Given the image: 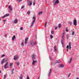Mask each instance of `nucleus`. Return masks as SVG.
Returning a JSON list of instances; mask_svg holds the SVG:
<instances>
[{"label": "nucleus", "mask_w": 79, "mask_h": 79, "mask_svg": "<svg viewBox=\"0 0 79 79\" xmlns=\"http://www.w3.org/2000/svg\"><path fill=\"white\" fill-rule=\"evenodd\" d=\"M50 74H51V72H49V74L48 75V76H50Z\"/></svg>", "instance_id": "39"}, {"label": "nucleus", "mask_w": 79, "mask_h": 79, "mask_svg": "<svg viewBox=\"0 0 79 79\" xmlns=\"http://www.w3.org/2000/svg\"><path fill=\"white\" fill-rule=\"evenodd\" d=\"M4 69H7L8 68V63L7 62L6 63L4 66Z\"/></svg>", "instance_id": "4"}, {"label": "nucleus", "mask_w": 79, "mask_h": 79, "mask_svg": "<svg viewBox=\"0 0 79 79\" xmlns=\"http://www.w3.org/2000/svg\"><path fill=\"white\" fill-rule=\"evenodd\" d=\"M66 48H67V51H68V50H69V45L67 46Z\"/></svg>", "instance_id": "26"}, {"label": "nucleus", "mask_w": 79, "mask_h": 79, "mask_svg": "<svg viewBox=\"0 0 79 79\" xmlns=\"http://www.w3.org/2000/svg\"><path fill=\"white\" fill-rule=\"evenodd\" d=\"M36 55H35L34 54H33L32 55V60H35V59L36 58Z\"/></svg>", "instance_id": "3"}, {"label": "nucleus", "mask_w": 79, "mask_h": 79, "mask_svg": "<svg viewBox=\"0 0 79 79\" xmlns=\"http://www.w3.org/2000/svg\"><path fill=\"white\" fill-rule=\"evenodd\" d=\"M27 2H28L29 3L30 6H31V5H32V2H30V1L29 0H28Z\"/></svg>", "instance_id": "16"}, {"label": "nucleus", "mask_w": 79, "mask_h": 79, "mask_svg": "<svg viewBox=\"0 0 79 79\" xmlns=\"http://www.w3.org/2000/svg\"><path fill=\"white\" fill-rule=\"evenodd\" d=\"M49 72H50V73H51V72H52V69H50Z\"/></svg>", "instance_id": "51"}, {"label": "nucleus", "mask_w": 79, "mask_h": 79, "mask_svg": "<svg viewBox=\"0 0 79 79\" xmlns=\"http://www.w3.org/2000/svg\"><path fill=\"white\" fill-rule=\"evenodd\" d=\"M27 79H29V76H27Z\"/></svg>", "instance_id": "47"}, {"label": "nucleus", "mask_w": 79, "mask_h": 79, "mask_svg": "<svg viewBox=\"0 0 79 79\" xmlns=\"http://www.w3.org/2000/svg\"><path fill=\"white\" fill-rule=\"evenodd\" d=\"M5 37H7V35H5Z\"/></svg>", "instance_id": "53"}, {"label": "nucleus", "mask_w": 79, "mask_h": 79, "mask_svg": "<svg viewBox=\"0 0 79 79\" xmlns=\"http://www.w3.org/2000/svg\"><path fill=\"white\" fill-rule=\"evenodd\" d=\"M5 56V55L3 54V55H2L1 56L2 57V58L3 57H4V56Z\"/></svg>", "instance_id": "42"}, {"label": "nucleus", "mask_w": 79, "mask_h": 79, "mask_svg": "<svg viewBox=\"0 0 79 79\" xmlns=\"http://www.w3.org/2000/svg\"><path fill=\"white\" fill-rule=\"evenodd\" d=\"M35 2H33V5L34 6L35 5Z\"/></svg>", "instance_id": "49"}, {"label": "nucleus", "mask_w": 79, "mask_h": 79, "mask_svg": "<svg viewBox=\"0 0 79 79\" xmlns=\"http://www.w3.org/2000/svg\"><path fill=\"white\" fill-rule=\"evenodd\" d=\"M23 0H19V2H22V1Z\"/></svg>", "instance_id": "48"}, {"label": "nucleus", "mask_w": 79, "mask_h": 79, "mask_svg": "<svg viewBox=\"0 0 79 79\" xmlns=\"http://www.w3.org/2000/svg\"><path fill=\"white\" fill-rule=\"evenodd\" d=\"M58 27H55L54 29L55 30H56V29H58Z\"/></svg>", "instance_id": "41"}, {"label": "nucleus", "mask_w": 79, "mask_h": 79, "mask_svg": "<svg viewBox=\"0 0 79 79\" xmlns=\"http://www.w3.org/2000/svg\"><path fill=\"white\" fill-rule=\"evenodd\" d=\"M21 45H22V47H24V43L23 42H22L21 44Z\"/></svg>", "instance_id": "32"}, {"label": "nucleus", "mask_w": 79, "mask_h": 79, "mask_svg": "<svg viewBox=\"0 0 79 79\" xmlns=\"http://www.w3.org/2000/svg\"><path fill=\"white\" fill-rule=\"evenodd\" d=\"M17 66H19V61L17 62Z\"/></svg>", "instance_id": "33"}, {"label": "nucleus", "mask_w": 79, "mask_h": 79, "mask_svg": "<svg viewBox=\"0 0 79 79\" xmlns=\"http://www.w3.org/2000/svg\"><path fill=\"white\" fill-rule=\"evenodd\" d=\"M65 31L66 32H68V27H65Z\"/></svg>", "instance_id": "31"}, {"label": "nucleus", "mask_w": 79, "mask_h": 79, "mask_svg": "<svg viewBox=\"0 0 79 79\" xmlns=\"http://www.w3.org/2000/svg\"><path fill=\"white\" fill-rule=\"evenodd\" d=\"M6 21V20H4V22H5Z\"/></svg>", "instance_id": "54"}, {"label": "nucleus", "mask_w": 79, "mask_h": 79, "mask_svg": "<svg viewBox=\"0 0 79 79\" xmlns=\"http://www.w3.org/2000/svg\"><path fill=\"white\" fill-rule=\"evenodd\" d=\"M68 24H69L70 25H72V22L69 21L68 22Z\"/></svg>", "instance_id": "28"}, {"label": "nucleus", "mask_w": 79, "mask_h": 79, "mask_svg": "<svg viewBox=\"0 0 79 79\" xmlns=\"http://www.w3.org/2000/svg\"><path fill=\"white\" fill-rule=\"evenodd\" d=\"M58 3H59V0H56V1L54 3V5H56V4Z\"/></svg>", "instance_id": "9"}, {"label": "nucleus", "mask_w": 79, "mask_h": 79, "mask_svg": "<svg viewBox=\"0 0 79 79\" xmlns=\"http://www.w3.org/2000/svg\"><path fill=\"white\" fill-rule=\"evenodd\" d=\"M42 14V12H40L38 13L39 15H40Z\"/></svg>", "instance_id": "27"}, {"label": "nucleus", "mask_w": 79, "mask_h": 79, "mask_svg": "<svg viewBox=\"0 0 79 79\" xmlns=\"http://www.w3.org/2000/svg\"><path fill=\"white\" fill-rule=\"evenodd\" d=\"M60 62H61V61L58 60H57L56 62V63H60Z\"/></svg>", "instance_id": "19"}, {"label": "nucleus", "mask_w": 79, "mask_h": 79, "mask_svg": "<svg viewBox=\"0 0 79 79\" xmlns=\"http://www.w3.org/2000/svg\"><path fill=\"white\" fill-rule=\"evenodd\" d=\"M20 30L21 31H23V27H21L20 28Z\"/></svg>", "instance_id": "40"}, {"label": "nucleus", "mask_w": 79, "mask_h": 79, "mask_svg": "<svg viewBox=\"0 0 79 79\" xmlns=\"http://www.w3.org/2000/svg\"><path fill=\"white\" fill-rule=\"evenodd\" d=\"M7 75V74H6L5 75H4V77L3 78L4 79H6V76Z\"/></svg>", "instance_id": "22"}, {"label": "nucleus", "mask_w": 79, "mask_h": 79, "mask_svg": "<svg viewBox=\"0 0 79 79\" xmlns=\"http://www.w3.org/2000/svg\"><path fill=\"white\" fill-rule=\"evenodd\" d=\"M38 79H39V78H38Z\"/></svg>", "instance_id": "61"}, {"label": "nucleus", "mask_w": 79, "mask_h": 79, "mask_svg": "<svg viewBox=\"0 0 79 79\" xmlns=\"http://www.w3.org/2000/svg\"><path fill=\"white\" fill-rule=\"evenodd\" d=\"M54 50L55 51V52H57V50H58V49H56V46L54 47Z\"/></svg>", "instance_id": "20"}, {"label": "nucleus", "mask_w": 79, "mask_h": 79, "mask_svg": "<svg viewBox=\"0 0 79 79\" xmlns=\"http://www.w3.org/2000/svg\"><path fill=\"white\" fill-rule=\"evenodd\" d=\"M24 8V6H23L22 7H21V9H23Z\"/></svg>", "instance_id": "45"}, {"label": "nucleus", "mask_w": 79, "mask_h": 79, "mask_svg": "<svg viewBox=\"0 0 79 79\" xmlns=\"http://www.w3.org/2000/svg\"><path fill=\"white\" fill-rule=\"evenodd\" d=\"M23 42H24V41L23 40Z\"/></svg>", "instance_id": "59"}, {"label": "nucleus", "mask_w": 79, "mask_h": 79, "mask_svg": "<svg viewBox=\"0 0 79 79\" xmlns=\"http://www.w3.org/2000/svg\"><path fill=\"white\" fill-rule=\"evenodd\" d=\"M65 34V32L63 31V33L62 34V36H64Z\"/></svg>", "instance_id": "35"}, {"label": "nucleus", "mask_w": 79, "mask_h": 79, "mask_svg": "<svg viewBox=\"0 0 79 79\" xmlns=\"http://www.w3.org/2000/svg\"><path fill=\"white\" fill-rule=\"evenodd\" d=\"M58 27L59 28H60V27H61V24H59Z\"/></svg>", "instance_id": "23"}, {"label": "nucleus", "mask_w": 79, "mask_h": 79, "mask_svg": "<svg viewBox=\"0 0 79 79\" xmlns=\"http://www.w3.org/2000/svg\"><path fill=\"white\" fill-rule=\"evenodd\" d=\"M25 52V50L23 51V52Z\"/></svg>", "instance_id": "58"}, {"label": "nucleus", "mask_w": 79, "mask_h": 79, "mask_svg": "<svg viewBox=\"0 0 79 79\" xmlns=\"http://www.w3.org/2000/svg\"><path fill=\"white\" fill-rule=\"evenodd\" d=\"M73 25L75 26H77V21L76 19H74L73 21Z\"/></svg>", "instance_id": "5"}, {"label": "nucleus", "mask_w": 79, "mask_h": 79, "mask_svg": "<svg viewBox=\"0 0 79 79\" xmlns=\"http://www.w3.org/2000/svg\"><path fill=\"white\" fill-rule=\"evenodd\" d=\"M32 65H35V64L36 63L37 61L36 60H32Z\"/></svg>", "instance_id": "6"}, {"label": "nucleus", "mask_w": 79, "mask_h": 79, "mask_svg": "<svg viewBox=\"0 0 79 79\" xmlns=\"http://www.w3.org/2000/svg\"><path fill=\"white\" fill-rule=\"evenodd\" d=\"M15 70V69L13 68V69L12 70V74H14V70Z\"/></svg>", "instance_id": "21"}, {"label": "nucleus", "mask_w": 79, "mask_h": 79, "mask_svg": "<svg viewBox=\"0 0 79 79\" xmlns=\"http://www.w3.org/2000/svg\"><path fill=\"white\" fill-rule=\"evenodd\" d=\"M8 8H9L10 10V11H11L13 10V9L11 8V6H9L8 7Z\"/></svg>", "instance_id": "13"}, {"label": "nucleus", "mask_w": 79, "mask_h": 79, "mask_svg": "<svg viewBox=\"0 0 79 79\" xmlns=\"http://www.w3.org/2000/svg\"><path fill=\"white\" fill-rule=\"evenodd\" d=\"M50 36L51 39H52V38H53V36H52V35H50Z\"/></svg>", "instance_id": "36"}, {"label": "nucleus", "mask_w": 79, "mask_h": 79, "mask_svg": "<svg viewBox=\"0 0 79 79\" xmlns=\"http://www.w3.org/2000/svg\"><path fill=\"white\" fill-rule=\"evenodd\" d=\"M31 13V11L30 10H28L27 12V15H29Z\"/></svg>", "instance_id": "30"}, {"label": "nucleus", "mask_w": 79, "mask_h": 79, "mask_svg": "<svg viewBox=\"0 0 79 79\" xmlns=\"http://www.w3.org/2000/svg\"><path fill=\"white\" fill-rule=\"evenodd\" d=\"M14 23L15 24H17V23H18V20L17 19L15 20L14 21Z\"/></svg>", "instance_id": "17"}, {"label": "nucleus", "mask_w": 79, "mask_h": 79, "mask_svg": "<svg viewBox=\"0 0 79 79\" xmlns=\"http://www.w3.org/2000/svg\"><path fill=\"white\" fill-rule=\"evenodd\" d=\"M69 36V34H67V39H68V36Z\"/></svg>", "instance_id": "43"}, {"label": "nucleus", "mask_w": 79, "mask_h": 79, "mask_svg": "<svg viewBox=\"0 0 79 79\" xmlns=\"http://www.w3.org/2000/svg\"><path fill=\"white\" fill-rule=\"evenodd\" d=\"M19 79H23V75H20Z\"/></svg>", "instance_id": "25"}, {"label": "nucleus", "mask_w": 79, "mask_h": 79, "mask_svg": "<svg viewBox=\"0 0 79 79\" xmlns=\"http://www.w3.org/2000/svg\"><path fill=\"white\" fill-rule=\"evenodd\" d=\"M75 33H74V31H72V35H74Z\"/></svg>", "instance_id": "34"}, {"label": "nucleus", "mask_w": 79, "mask_h": 79, "mask_svg": "<svg viewBox=\"0 0 79 79\" xmlns=\"http://www.w3.org/2000/svg\"><path fill=\"white\" fill-rule=\"evenodd\" d=\"M49 58L50 60H53V59H52V57H51L50 56H49Z\"/></svg>", "instance_id": "29"}, {"label": "nucleus", "mask_w": 79, "mask_h": 79, "mask_svg": "<svg viewBox=\"0 0 79 79\" xmlns=\"http://www.w3.org/2000/svg\"><path fill=\"white\" fill-rule=\"evenodd\" d=\"M6 58L4 59L2 61V62L1 63L2 64H3L4 63L6 62Z\"/></svg>", "instance_id": "7"}, {"label": "nucleus", "mask_w": 79, "mask_h": 79, "mask_svg": "<svg viewBox=\"0 0 79 79\" xmlns=\"http://www.w3.org/2000/svg\"><path fill=\"white\" fill-rule=\"evenodd\" d=\"M19 59V56H14V60H18V59Z\"/></svg>", "instance_id": "8"}, {"label": "nucleus", "mask_w": 79, "mask_h": 79, "mask_svg": "<svg viewBox=\"0 0 79 79\" xmlns=\"http://www.w3.org/2000/svg\"><path fill=\"white\" fill-rule=\"evenodd\" d=\"M35 37H37V36H36Z\"/></svg>", "instance_id": "60"}, {"label": "nucleus", "mask_w": 79, "mask_h": 79, "mask_svg": "<svg viewBox=\"0 0 79 79\" xmlns=\"http://www.w3.org/2000/svg\"><path fill=\"white\" fill-rule=\"evenodd\" d=\"M76 79H79V77L76 78Z\"/></svg>", "instance_id": "56"}, {"label": "nucleus", "mask_w": 79, "mask_h": 79, "mask_svg": "<svg viewBox=\"0 0 79 79\" xmlns=\"http://www.w3.org/2000/svg\"><path fill=\"white\" fill-rule=\"evenodd\" d=\"M29 39V38L28 37H27L25 39V44H27V40Z\"/></svg>", "instance_id": "10"}, {"label": "nucleus", "mask_w": 79, "mask_h": 79, "mask_svg": "<svg viewBox=\"0 0 79 79\" xmlns=\"http://www.w3.org/2000/svg\"><path fill=\"white\" fill-rule=\"evenodd\" d=\"M61 44L62 45V47H63V41L62 40H61Z\"/></svg>", "instance_id": "24"}, {"label": "nucleus", "mask_w": 79, "mask_h": 79, "mask_svg": "<svg viewBox=\"0 0 79 79\" xmlns=\"http://www.w3.org/2000/svg\"><path fill=\"white\" fill-rule=\"evenodd\" d=\"M63 67H64V65H63V64H60V65L59 66V68H63Z\"/></svg>", "instance_id": "15"}, {"label": "nucleus", "mask_w": 79, "mask_h": 79, "mask_svg": "<svg viewBox=\"0 0 79 79\" xmlns=\"http://www.w3.org/2000/svg\"><path fill=\"white\" fill-rule=\"evenodd\" d=\"M64 36H62V40H63L64 39Z\"/></svg>", "instance_id": "44"}, {"label": "nucleus", "mask_w": 79, "mask_h": 79, "mask_svg": "<svg viewBox=\"0 0 79 79\" xmlns=\"http://www.w3.org/2000/svg\"><path fill=\"white\" fill-rule=\"evenodd\" d=\"M72 60H73V59H72V58H71L70 59V60H69V64H70V63H71V61H72Z\"/></svg>", "instance_id": "18"}, {"label": "nucleus", "mask_w": 79, "mask_h": 79, "mask_svg": "<svg viewBox=\"0 0 79 79\" xmlns=\"http://www.w3.org/2000/svg\"><path fill=\"white\" fill-rule=\"evenodd\" d=\"M16 39V36H15V35H14L13 37L12 38V40H15V39Z\"/></svg>", "instance_id": "14"}, {"label": "nucleus", "mask_w": 79, "mask_h": 79, "mask_svg": "<svg viewBox=\"0 0 79 79\" xmlns=\"http://www.w3.org/2000/svg\"><path fill=\"white\" fill-rule=\"evenodd\" d=\"M47 22H46L45 23V25H46L47 26Z\"/></svg>", "instance_id": "50"}, {"label": "nucleus", "mask_w": 79, "mask_h": 79, "mask_svg": "<svg viewBox=\"0 0 79 79\" xmlns=\"http://www.w3.org/2000/svg\"><path fill=\"white\" fill-rule=\"evenodd\" d=\"M69 48L70 50H71V42L69 43Z\"/></svg>", "instance_id": "12"}, {"label": "nucleus", "mask_w": 79, "mask_h": 79, "mask_svg": "<svg viewBox=\"0 0 79 79\" xmlns=\"http://www.w3.org/2000/svg\"><path fill=\"white\" fill-rule=\"evenodd\" d=\"M33 20L31 23V26H33L34 25V23H35V20H36V17H35V16H34L33 17Z\"/></svg>", "instance_id": "2"}, {"label": "nucleus", "mask_w": 79, "mask_h": 79, "mask_svg": "<svg viewBox=\"0 0 79 79\" xmlns=\"http://www.w3.org/2000/svg\"><path fill=\"white\" fill-rule=\"evenodd\" d=\"M55 2V0H53V3H54V2Z\"/></svg>", "instance_id": "52"}, {"label": "nucleus", "mask_w": 79, "mask_h": 79, "mask_svg": "<svg viewBox=\"0 0 79 79\" xmlns=\"http://www.w3.org/2000/svg\"><path fill=\"white\" fill-rule=\"evenodd\" d=\"M30 44L32 46H34V45H37V44L36 43V42H34V41H31L30 42Z\"/></svg>", "instance_id": "1"}, {"label": "nucleus", "mask_w": 79, "mask_h": 79, "mask_svg": "<svg viewBox=\"0 0 79 79\" xmlns=\"http://www.w3.org/2000/svg\"><path fill=\"white\" fill-rule=\"evenodd\" d=\"M51 34H54V31H51Z\"/></svg>", "instance_id": "37"}, {"label": "nucleus", "mask_w": 79, "mask_h": 79, "mask_svg": "<svg viewBox=\"0 0 79 79\" xmlns=\"http://www.w3.org/2000/svg\"><path fill=\"white\" fill-rule=\"evenodd\" d=\"M12 65H13V64L12 63L10 64V67H11V66H12Z\"/></svg>", "instance_id": "38"}, {"label": "nucleus", "mask_w": 79, "mask_h": 79, "mask_svg": "<svg viewBox=\"0 0 79 79\" xmlns=\"http://www.w3.org/2000/svg\"><path fill=\"white\" fill-rule=\"evenodd\" d=\"M71 76V73H70L69 74V75L68 77H69V76Z\"/></svg>", "instance_id": "46"}, {"label": "nucleus", "mask_w": 79, "mask_h": 79, "mask_svg": "<svg viewBox=\"0 0 79 79\" xmlns=\"http://www.w3.org/2000/svg\"><path fill=\"white\" fill-rule=\"evenodd\" d=\"M34 1H35V0H34Z\"/></svg>", "instance_id": "62"}, {"label": "nucleus", "mask_w": 79, "mask_h": 79, "mask_svg": "<svg viewBox=\"0 0 79 79\" xmlns=\"http://www.w3.org/2000/svg\"><path fill=\"white\" fill-rule=\"evenodd\" d=\"M46 25H44V27H46Z\"/></svg>", "instance_id": "57"}, {"label": "nucleus", "mask_w": 79, "mask_h": 79, "mask_svg": "<svg viewBox=\"0 0 79 79\" xmlns=\"http://www.w3.org/2000/svg\"><path fill=\"white\" fill-rule=\"evenodd\" d=\"M9 16V14H6L3 17H2V18L3 19L4 18H5L6 17H7V16Z\"/></svg>", "instance_id": "11"}, {"label": "nucleus", "mask_w": 79, "mask_h": 79, "mask_svg": "<svg viewBox=\"0 0 79 79\" xmlns=\"http://www.w3.org/2000/svg\"><path fill=\"white\" fill-rule=\"evenodd\" d=\"M0 73H2V71H1V70H0Z\"/></svg>", "instance_id": "55"}]
</instances>
